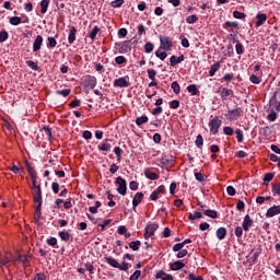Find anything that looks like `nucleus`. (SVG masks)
<instances>
[{"label":"nucleus","mask_w":280,"mask_h":280,"mask_svg":"<svg viewBox=\"0 0 280 280\" xmlns=\"http://www.w3.org/2000/svg\"><path fill=\"white\" fill-rule=\"evenodd\" d=\"M208 126L212 135H218L220 132V128L222 127V120L218 116H210Z\"/></svg>","instance_id":"f257e3e1"},{"label":"nucleus","mask_w":280,"mask_h":280,"mask_svg":"<svg viewBox=\"0 0 280 280\" xmlns=\"http://www.w3.org/2000/svg\"><path fill=\"white\" fill-rule=\"evenodd\" d=\"M159 231V224L158 223H148L144 229V240H150Z\"/></svg>","instance_id":"f03ea898"},{"label":"nucleus","mask_w":280,"mask_h":280,"mask_svg":"<svg viewBox=\"0 0 280 280\" xmlns=\"http://www.w3.org/2000/svg\"><path fill=\"white\" fill-rule=\"evenodd\" d=\"M174 47V44L172 43V39L167 36H160V49H164V51H172V48Z\"/></svg>","instance_id":"7ed1b4c3"},{"label":"nucleus","mask_w":280,"mask_h":280,"mask_svg":"<svg viewBox=\"0 0 280 280\" xmlns=\"http://www.w3.org/2000/svg\"><path fill=\"white\" fill-rule=\"evenodd\" d=\"M116 185H118L117 191L120 194V196H126V194L128 191V186L126 184V179H124V177H121V176H118L116 178Z\"/></svg>","instance_id":"20e7f679"},{"label":"nucleus","mask_w":280,"mask_h":280,"mask_svg":"<svg viewBox=\"0 0 280 280\" xmlns=\"http://www.w3.org/2000/svg\"><path fill=\"white\" fill-rule=\"evenodd\" d=\"M242 113H244L242 110V107H237L235 109H228L226 117L230 121H237V118L242 117Z\"/></svg>","instance_id":"39448f33"},{"label":"nucleus","mask_w":280,"mask_h":280,"mask_svg":"<svg viewBox=\"0 0 280 280\" xmlns=\"http://www.w3.org/2000/svg\"><path fill=\"white\" fill-rule=\"evenodd\" d=\"M130 81L126 80V77H120L114 81L115 89H128Z\"/></svg>","instance_id":"423d86ee"},{"label":"nucleus","mask_w":280,"mask_h":280,"mask_svg":"<svg viewBox=\"0 0 280 280\" xmlns=\"http://www.w3.org/2000/svg\"><path fill=\"white\" fill-rule=\"evenodd\" d=\"M218 93H219L221 100L224 102V101L229 100V97H231V95H233V90H231L229 88L220 86L218 90Z\"/></svg>","instance_id":"0eeeda50"},{"label":"nucleus","mask_w":280,"mask_h":280,"mask_svg":"<svg viewBox=\"0 0 280 280\" xmlns=\"http://www.w3.org/2000/svg\"><path fill=\"white\" fill-rule=\"evenodd\" d=\"M113 140L112 139H104L102 141V143L98 144V150L101 152H110V150L113 149Z\"/></svg>","instance_id":"6e6552de"},{"label":"nucleus","mask_w":280,"mask_h":280,"mask_svg":"<svg viewBox=\"0 0 280 280\" xmlns=\"http://www.w3.org/2000/svg\"><path fill=\"white\" fill-rule=\"evenodd\" d=\"M279 213H280V205L279 206L273 205L267 210L266 218H275V215H279Z\"/></svg>","instance_id":"1a4fd4ad"},{"label":"nucleus","mask_w":280,"mask_h":280,"mask_svg":"<svg viewBox=\"0 0 280 280\" xmlns=\"http://www.w3.org/2000/svg\"><path fill=\"white\" fill-rule=\"evenodd\" d=\"M242 226H243V231H246V232L250 231V226H253V219H250L249 214H246L244 217Z\"/></svg>","instance_id":"9d476101"},{"label":"nucleus","mask_w":280,"mask_h":280,"mask_svg":"<svg viewBox=\"0 0 280 280\" xmlns=\"http://www.w3.org/2000/svg\"><path fill=\"white\" fill-rule=\"evenodd\" d=\"M40 47H43V35H37L33 43V51H40Z\"/></svg>","instance_id":"9b49d317"},{"label":"nucleus","mask_w":280,"mask_h":280,"mask_svg":"<svg viewBox=\"0 0 280 280\" xmlns=\"http://www.w3.org/2000/svg\"><path fill=\"white\" fill-rule=\"evenodd\" d=\"M266 21H268V15L266 13H258L256 15V27H261Z\"/></svg>","instance_id":"f8f14e48"},{"label":"nucleus","mask_w":280,"mask_h":280,"mask_svg":"<svg viewBox=\"0 0 280 280\" xmlns=\"http://www.w3.org/2000/svg\"><path fill=\"white\" fill-rule=\"evenodd\" d=\"M155 279H162V280H174V276L166 273L163 270H159L155 273Z\"/></svg>","instance_id":"ddd939ff"},{"label":"nucleus","mask_w":280,"mask_h":280,"mask_svg":"<svg viewBox=\"0 0 280 280\" xmlns=\"http://www.w3.org/2000/svg\"><path fill=\"white\" fill-rule=\"evenodd\" d=\"M78 34V28L75 26H71L68 35V42L70 45L75 43V35Z\"/></svg>","instance_id":"4468645a"},{"label":"nucleus","mask_w":280,"mask_h":280,"mask_svg":"<svg viewBox=\"0 0 280 280\" xmlns=\"http://www.w3.org/2000/svg\"><path fill=\"white\" fill-rule=\"evenodd\" d=\"M184 60H185V55H180L179 57H176L173 55L170 58L171 67H176V65H180V62H183Z\"/></svg>","instance_id":"2eb2a0df"},{"label":"nucleus","mask_w":280,"mask_h":280,"mask_svg":"<svg viewBox=\"0 0 280 280\" xmlns=\"http://www.w3.org/2000/svg\"><path fill=\"white\" fill-rule=\"evenodd\" d=\"M85 86H86V89H95L97 86V78L89 77L85 80Z\"/></svg>","instance_id":"dca6fc26"},{"label":"nucleus","mask_w":280,"mask_h":280,"mask_svg":"<svg viewBox=\"0 0 280 280\" xmlns=\"http://www.w3.org/2000/svg\"><path fill=\"white\" fill-rule=\"evenodd\" d=\"M43 200V188H33V201Z\"/></svg>","instance_id":"f3484780"},{"label":"nucleus","mask_w":280,"mask_h":280,"mask_svg":"<svg viewBox=\"0 0 280 280\" xmlns=\"http://www.w3.org/2000/svg\"><path fill=\"white\" fill-rule=\"evenodd\" d=\"M171 270H183L185 268V262L183 260H176L173 264L170 265Z\"/></svg>","instance_id":"a211bd4d"},{"label":"nucleus","mask_w":280,"mask_h":280,"mask_svg":"<svg viewBox=\"0 0 280 280\" xmlns=\"http://www.w3.org/2000/svg\"><path fill=\"white\" fill-rule=\"evenodd\" d=\"M143 200V192H137L135 195V198L132 200V207L133 209L139 207V203Z\"/></svg>","instance_id":"6ab92c4d"},{"label":"nucleus","mask_w":280,"mask_h":280,"mask_svg":"<svg viewBox=\"0 0 280 280\" xmlns=\"http://www.w3.org/2000/svg\"><path fill=\"white\" fill-rule=\"evenodd\" d=\"M278 93H280V89L278 91H276L272 95V97L270 98L269 103L272 104H277L276 105V110L277 113H280V102H277V95Z\"/></svg>","instance_id":"aec40b11"},{"label":"nucleus","mask_w":280,"mask_h":280,"mask_svg":"<svg viewBox=\"0 0 280 280\" xmlns=\"http://www.w3.org/2000/svg\"><path fill=\"white\" fill-rule=\"evenodd\" d=\"M220 65H221V62L217 61L215 63H213L210 67V70H209L210 78H213V75H215V73H218V71L220 70Z\"/></svg>","instance_id":"412c9836"},{"label":"nucleus","mask_w":280,"mask_h":280,"mask_svg":"<svg viewBox=\"0 0 280 280\" xmlns=\"http://www.w3.org/2000/svg\"><path fill=\"white\" fill-rule=\"evenodd\" d=\"M144 176L149 178V180H159V174L152 173L150 168L144 170Z\"/></svg>","instance_id":"4be33fe9"},{"label":"nucleus","mask_w":280,"mask_h":280,"mask_svg":"<svg viewBox=\"0 0 280 280\" xmlns=\"http://www.w3.org/2000/svg\"><path fill=\"white\" fill-rule=\"evenodd\" d=\"M218 240L222 241L226 237V228H219L215 232Z\"/></svg>","instance_id":"5701e85b"},{"label":"nucleus","mask_w":280,"mask_h":280,"mask_svg":"<svg viewBox=\"0 0 280 280\" xmlns=\"http://www.w3.org/2000/svg\"><path fill=\"white\" fill-rule=\"evenodd\" d=\"M129 47H130V42H124L119 46V49H118L119 54H128Z\"/></svg>","instance_id":"b1692460"},{"label":"nucleus","mask_w":280,"mask_h":280,"mask_svg":"<svg viewBox=\"0 0 280 280\" xmlns=\"http://www.w3.org/2000/svg\"><path fill=\"white\" fill-rule=\"evenodd\" d=\"M238 25H240L238 22L226 21V22H224V24H223V30H229V28L235 30V28L238 27Z\"/></svg>","instance_id":"393cba45"},{"label":"nucleus","mask_w":280,"mask_h":280,"mask_svg":"<svg viewBox=\"0 0 280 280\" xmlns=\"http://www.w3.org/2000/svg\"><path fill=\"white\" fill-rule=\"evenodd\" d=\"M101 31L102 30L100 28V26H94L89 34V38H91V40H94L95 38H97V34H100Z\"/></svg>","instance_id":"a878e982"},{"label":"nucleus","mask_w":280,"mask_h":280,"mask_svg":"<svg viewBox=\"0 0 280 280\" xmlns=\"http://www.w3.org/2000/svg\"><path fill=\"white\" fill-rule=\"evenodd\" d=\"M58 235L62 242H69L71 240V234L67 231H61Z\"/></svg>","instance_id":"bb28decb"},{"label":"nucleus","mask_w":280,"mask_h":280,"mask_svg":"<svg viewBox=\"0 0 280 280\" xmlns=\"http://www.w3.org/2000/svg\"><path fill=\"white\" fill-rule=\"evenodd\" d=\"M203 215H207V218H211L212 220L218 219V211L215 210H203Z\"/></svg>","instance_id":"cd10ccee"},{"label":"nucleus","mask_w":280,"mask_h":280,"mask_svg":"<svg viewBox=\"0 0 280 280\" xmlns=\"http://www.w3.org/2000/svg\"><path fill=\"white\" fill-rule=\"evenodd\" d=\"M187 91L188 93H190L191 95H200V91L198 90V86H196V84H190L187 86Z\"/></svg>","instance_id":"c85d7f7f"},{"label":"nucleus","mask_w":280,"mask_h":280,"mask_svg":"<svg viewBox=\"0 0 280 280\" xmlns=\"http://www.w3.org/2000/svg\"><path fill=\"white\" fill-rule=\"evenodd\" d=\"M39 5L42 8L40 9L42 14H47V10L49 8V0H42Z\"/></svg>","instance_id":"c756f323"},{"label":"nucleus","mask_w":280,"mask_h":280,"mask_svg":"<svg viewBox=\"0 0 280 280\" xmlns=\"http://www.w3.org/2000/svg\"><path fill=\"white\" fill-rule=\"evenodd\" d=\"M105 261H107L112 268H119V262L113 257H105Z\"/></svg>","instance_id":"7c9ffc66"},{"label":"nucleus","mask_w":280,"mask_h":280,"mask_svg":"<svg viewBox=\"0 0 280 280\" xmlns=\"http://www.w3.org/2000/svg\"><path fill=\"white\" fill-rule=\"evenodd\" d=\"M195 145L199 148V150H202V145H205V138H202V135L197 136Z\"/></svg>","instance_id":"2f4dec72"},{"label":"nucleus","mask_w":280,"mask_h":280,"mask_svg":"<svg viewBox=\"0 0 280 280\" xmlns=\"http://www.w3.org/2000/svg\"><path fill=\"white\" fill-rule=\"evenodd\" d=\"M42 130L45 131V135H47L49 141H51V139H54V135H52V129L49 126H43Z\"/></svg>","instance_id":"473e14b6"},{"label":"nucleus","mask_w":280,"mask_h":280,"mask_svg":"<svg viewBox=\"0 0 280 280\" xmlns=\"http://www.w3.org/2000/svg\"><path fill=\"white\" fill-rule=\"evenodd\" d=\"M141 247V241H132L129 243V248H131V250H139V248Z\"/></svg>","instance_id":"72a5a7b5"},{"label":"nucleus","mask_w":280,"mask_h":280,"mask_svg":"<svg viewBox=\"0 0 280 280\" xmlns=\"http://www.w3.org/2000/svg\"><path fill=\"white\" fill-rule=\"evenodd\" d=\"M10 25H21L23 23L22 19L19 16H12L9 19Z\"/></svg>","instance_id":"f704fd0d"},{"label":"nucleus","mask_w":280,"mask_h":280,"mask_svg":"<svg viewBox=\"0 0 280 280\" xmlns=\"http://www.w3.org/2000/svg\"><path fill=\"white\" fill-rule=\"evenodd\" d=\"M47 47L48 49H54V47H56V45H58V42L56 40L55 37H47Z\"/></svg>","instance_id":"c9c22d12"},{"label":"nucleus","mask_w":280,"mask_h":280,"mask_svg":"<svg viewBox=\"0 0 280 280\" xmlns=\"http://www.w3.org/2000/svg\"><path fill=\"white\" fill-rule=\"evenodd\" d=\"M56 95H61L62 97H69V95H71V89L57 90Z\"/></svg>","instance_id":"e433bc0d"},{"label":"nucleus","mask_w":280,"mask_h":280,"mask_svg":"<svg viewBox=\"0 0 280 280\" xmlns=\"http://www.w3.org/2000/svg\"><path fill=\"white\" fill-rule=\"evenodd\" d=\"M201 218H202V212H200V211H195L194 214L190 213V214L188 215V219H189L190 221L200 220Z\"/></svg>","instance_id":"4c0bfd02"},{"label":"nucleus","mask_w":280,"mask_h":280,"mask_svg":"<svg viewBox=\"0 0 280 280\" xmlns=\"http://www.w3.org/2000/svg\"><path fill=\"white\" fill-rule=\"evenodd\" d=\"M171 89L173 90L175 95H178L180 93V85L178 84V81L172 82Z\"/></svg>","instance_id":"58836bf2"},{"label":"nucleus","mask_w":280,"mask_h":280,"mask_svg":"<svg viewBox=\"0 0 280 280\" xmlns=\"http://www.w3.org/2000/svg\"><path fill=\"white\" fill-rule=\"evenodd\" d=\"M148 121H149L148 116H141L136 119V125L143 126V124H148Z\"/></svg>","instance_id":"ea45409f"},{"label":"nucleus","mask_w":280,"mask_h":280,"mask_svg":"<svg viewBox=\"0 0 280 280\" xmlns=\"http://www.w3.org/2000/svg\"><path fill=\"white\" fill-rule=\"evenodd\" d=\"M27 67H30V69H32L33 71H38V69H40V67L38 66V63H36L35 61L32 60H27L26 61Z\"/></svg>","instance_id":"a19ab883"},{"label":"nucleus","mask_w":280,"mask_h":280,"mask_svg":"<svg viewBox=\"0 0 280 280\" xmlns=\"http://www.w3.org/2000/svg\"><path fill=\"white\" fill-rule=\"evenodd\" d=\"M34 220L35 224H37V226H40V221L43 220V212L35 211Z\"/></svg>","instance_id":"79ce46f5"},{"label":"nucleus","mask_w":280,"mask_h":280,"mask_svg":"<svg viewBox=\"0 0 280 280\" xmlns=\"http://www.w3.org/2000/svg\"><path fill=\"white\" fill-rule=\"evenodd\" d=\"M106 195H107V200H109L108 203H107L108 207H115L116 203L113 200V198H115V195L110 194V190H107Z\"/></svg>","instance_id":"37998d69"},{"label":"nucleus","mask_w":280,"mask_h":280,"mask_svg":"<svg viewBox=\"0 0 280 280\" xmlns=\"http://www.w3.org/2000/svg\"><path fill=\"white\" fill-rule=\"evenodd\" d=\"M144 51L145 54H152V51H154V44H152V42L145 43Z\"/></svg>","instance_id":"c03bdc74"},{"label":"nucleus","mask_w":280,"mask_h":280,"mask_svg":"<svg viewBox=\"0 0 280 280\" xmlns=\"http://www.w3.org/2000/svg\"><path fill=\"white\" fill-rule=\"evenodd\" d=\"M186 23L188 25H194V23H198V15H189L186 18Z\"/></svg>","instance_id":"a18cd8bd"},{"label":"nucleus","mask_w":280,"mask_h":280,"mask_svg":"<svg viewBox=\"0 0 280 280\" xmlns=\"http://www.w3.org/2000/svg\"><path fill=\"white\" fill-rule=\"evenodd\" d=\"M8 38H10V34H8V31L2 30L0 32V43H5V40H8Z\"/></svg>","instance_id":"49530a36"},{"label":"nucleus","mask_w":280,"mask_h":280,"mask_svg":"<svg viewBox=\"0 0 280 280\" xmlns=\"http://www.w3.org/2000/svg\"><path fill=\"white\" fill-rule=\"evenodd\" d=\"M235 75L233 73H225L222 78H221V82H232V80H234Z\"/></svg>","instance_id":"de8ad7c7"},{"label":"nucleus","mask_w":280,"mask_h":280,"mask_svg":"<svg viewBox=\"0 0 280 280\" xmlns=\"http://www.w3.org/2000/svg\"><path fill=\"white\" fill-rule=\"evenodd\" d=\"M0 264H1V266H8V264H10V256L9 255H0Z\"/></svg>","instance_id":"09e8293b"},{"label":"nucleus","mask_w":280,"mask_h":280,"mask_svg":"<svg viewBox=\"0 0 280 280\" xmlns=\"http://www.w3.org/2000/svg\"><path fill=\"white\" fill-rule=\"evenodd\" d=\"M271 191L273 196H280V184H272Z\"/></svg>","instance_id":"8fccbe9b"},{"label":"nucleus","mask_w":280,"mask_h":280,"mask_svg":"<svg viewBox=\"0 0 280 280\" xmlns=\"http://www.w3.org/2000/svg\"><path fill=\"white\" fill-rule=\"evenodd\" d=\"M235 135L238 143H242V141H244V131H242V129H236Z\"/></svg>","instance_id":"3c124183"},{"label":"nucleus","mask_w":280,"mask_h":280,"mask_svg":"<svg viewBox=\"0 0 280 280\" xmlns=\"http://www.w3.org/2000/svg\"><path fill=\"white\" fill-rule=\"evenodd\" d=\"M277 112H275L273 109H271V112L267 115L268 121H277Z\"/></svg>","instance_id":"603ef678"},{"label":"nucleus","mask_w":280,"mask_h":280,"mask_svg":"<svg viewBox=\"0 0 280 280\" xmlns=\"http://www.w3.org/2000/svg\"><path fill=\"white\" fill-rule=\"evenodd\" d=\"M116 65H126L128 62V59L124 56H118L115 58Z\"/></svg>","instance_id":"864d4df0"},{"label":"nucleus","mask_w":280,"mask_h":280,"mask_svg":"<svg viewBox=\"0 0 280 280\" xmlns=\"http://www.w3.org/2000/svg\"><path fill=\"white\" fill-rule=\"evenodd\" d=\"M84 266L88 272H90V275H95V267L93 266V264L86 262L84 264Z\"/></svg>","instance_id":"5fc2aeb1"},{"label":"nucleus","mask_w":280,"mask_h":280,"mask_svg":"<svg viewBox=\"0 0 280 280\" xmlns=\"http://www.w3.org/2000/svg\"><path fill=\"white\" fill-rule=\"evenodd\" d=\"M234 130L232 127H224L223 128V133L226 135V137H233L234 135Z\"/></svg>","instance_id":"6e6d98bb"},{"label":"nucleus","mask_w":280,"mask_h":280,"mask_svg":"<svg viewBox=\"0 0 280 280\" xmlns=\"http://www.w3.org/2000/svg\"><path fill=\"white\" fill-rule=\"evenodd\" d=\"M235 49L238 56H242L244 54V45H242V43H237L235 45Z\"/></svg>","instance_id":"4d7b16f0"},{"label":"nucleus","mask_w":280,"mask_h":280,"mask_svg":"<svg viewBox=\"0 0 280 280\" xmlns=\"http://www.w3.org/2000/svg\"><path fill=\"white\" fill-rule=\"evenodd\" d=\"M148 78H149V80H152V81L156 80V70L149 69L148 70Z\"/></svg>","instance_id":"13d9d810"},{"label":"nucleus","mask_w":280,"mask_h":280,"mask_svg":"<svg viewBox=\"0 0 280 280\" xmlns=\"http://www.w3.org/2000/svg\"><path fill=\"white\" fill-rule=\"evenodd\" d=\"M249 81L252 82V84H261V79H259V77L252 74L249 77Z\"/></svg>","instance_id":"bf43d9fd"},{"label":"nucleus","mask_w":280,"mask_h":280,"mask_svg":"<svg viewBox=\"0 0 280 280\" xmlns=\"http://www.w3.org/2000/svg\"><path fill=\"white\" fill-rule=\"evenodd\" d=\"M272 178H275V173H266L264 175V183H270V180H272Z\"/></svg>","instance_id":"052dcab7"},{"label":"nucleus","mask_w":280,"mask_h":280,"mask_svg":"<svg viewBox=\"0 0 280 280\" xmlns=\"http://www.w3.org/2000/svg\"><path fill=\"white\" fill-rule=\"evenodd\" d=\"M8 170H10V172H13V174H20V172H23V167H19L16 165L9 166Z\"/></svg>","instance_id":"680f3d73"},{"label":"nucleus","mask_w":280,"mask_h":280,"mask_svg":"<svg viewBox=\"0 0 280 280\" xmlns=\"http://www.w3.org/2000/svg\"><path fill=\"white\" fill-rule=\"evenodd\" d=\"M233 16H234V19H240L241 21L244 20V19H246L245 13L240 12V11H234V12H233Z\"/></svg>","instance_id":"e2e57ef3"},{"label":"nucleus","mask_w":280,"mask_h":280,"mask_svg":"<svg viewBox=\"0 0 280 280\" xmlns=\"http://www.w3.org/2000/svg\"><path fill=\"white\" fill-rule=\"evenodd\" d=\"M138 36L141 38L145 34V26L143 24L138 25Z\"/></svg>","instance_id":"0e129e2a"},{"label":"nucleus","mask_w":280,"mask_h":280,"mask_svg":"<svg viewBox=\"0 0 280 280\" xmlns=\"http://www.w3.org/2000/svg\"><path fill=\"white\" fill-rule=\"evenodd\" d=\"M125 3L124 0H114L110 2L112 8H121V4Z\"/></svg>","instance_id":"69168bd1"},{"label":"nucleus","mask_w":280,"mask_h":280,"mask_svg":"<svg viewBox=\"0 0 280 280\" xmlns=\"http://www.w3.org/2000/svg\"><path fill=\"white\" fill-rule=\"evenodd\" d=\"M139 277H141V270H136L129 278V280H139Z\"/></svg>","instance_id":"338daca9"},{"label":"nucleus","mask_w":280,"mask_h":280,"mask_svg":"<svg viewBox=\"0 0 280 280\" xmlns=\"http://www.w3.org/2000/svg\"><path fill=\"white\" fill-rule=\"evenodd\" d=\"M188 279L189 280H205V278H202L201 276H196L194 273H189Z\"/></svg>","instance_id":"774afa93"}]
</instances>
